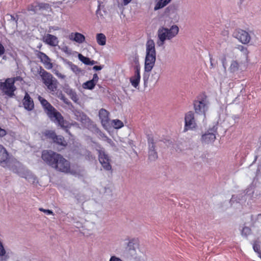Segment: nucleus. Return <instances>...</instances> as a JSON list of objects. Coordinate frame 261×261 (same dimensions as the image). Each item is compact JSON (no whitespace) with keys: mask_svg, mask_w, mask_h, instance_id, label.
Returning <instances> with one entry per match:
<instances>
[{"mask_svg":"<svg viewBox=\"0 0 261 261\" xmlns=\"http://www.w3.org/2000/svg\"><path fill=\"white\" fill-rule=\"evenodd\" d=\"M41 158L48 165L58 171L65 173L70 171L69 162L59 153L45 150L42 152Z\"/></svg>","mask_w":261,"mask_h":261,"instance_id":"nucleus-1","label":"nucleus"},{"mask_svg":"<svg viewBox=\"0 0 261 261\" xmlns=\"http://www.w3.org/2000/svg\"><path fill=\"white\" fill-rule=\"evenodd\" d=\"M146 55L144 64L143 80L145 85L148 81L149 72L153 68L156 61V50L155 43L153 40L149 39L146 45Z\"/></svg>","mask_w":261,"mask_h":261,"instance_id":"nucleus-2","label":"nucleus"},{"mask_svg":"<svg viewBox=\"0 0 261 261\" xmlns=\"http://www.w3.org/2000/svg\"><path fill=\"white\" fill-rule=\"evenodd\" d=\"M179 28L176 25H172L169 29L161 27L158 31L157 45L162 46L166 40H170L178 33Z\"/></svg>","mask_w":261,"mask_h":261,"instance_id":"nucleus-3","label":"nucleus"},{"mask_svg":"<svg viewBox=\"0 0 261 261\" xmlns=\"http://www.w3.org/2000/svg\"><path fill=\"white\" fill-rule=\"evenodd\" d=\"M210 102L205 95H200L193 101V108L195 113L199 115H203L206 118V113L208 110Z\"/></svg>","mask_w":261,"mask_h":261,"instance_id":"nucleus-4","label":"nucleus"},{"mask_svg":"<svg viewBox=\"0 0 261 261\" xmlns=\"http://www.w3.org/2000/svg\"><path fill=\"white\" fill-rule=\"evenodd\" d=\"M39 74L47 89L50 92H55L58 87V81L53 75L44 69L40 70Z\"/></svg>","mask_w":261,"mask_h":261,"instance_id":"nucleus-5","label":"nucleus"},{"mask_svg":"<svg viewBox=\"0 0 261 261\" xmlns=\"http://www.w3.org/2000/svg\"><path fill=\"white\" fill-rule=\"evenodd\" d=\"M49 119L55 123L60 125L62 128H68L73 125L72 123H70L65 120L62 114L58 112L55 108L52 110L47 114Z\"/></svg>","mask_w":261,"mask_h":261,"instance_id":"nucleus-6","label":"nucleus"},{"mask_svg":"<svg viewBox=\"0 0 261 261\" xmlns=\"http://www.w3.org/2000/svg\"><path fill=\"white\" fill-rule=\"evenodd\" d=\"M14 83L15 80L7 79L5 82H0V89L6 95L12 97L14 95V92L16 90Z\"/></svg>","mask_w":261,"mask_h":261,"instance_id":"nucleus-7","label":"nucleus"},{"mask_svg":"<svg viewBox=\"0 0 261 261\" xmlns=\"http://www.w3.org/2000/svg\"><path fill=\"white\" fill-rule=\"evenodd\" d=\"M196 126L197 124L194 112L192 111L188 112L185 116V130L196 129Z\"/></svg>","mask_w":261,"mask_h":261,"instance_id":"nucleus-8","label":"nucleus"},{"mask_svg":"<svg viewBox=\"0 0 261 261\" xmlns=\"http://www.w3.org/2000/svg\"><path fill=\"white\" fill-rule=\"evenodd\" d=\"M97 151L98 153V160L102 167L106 170H111V160L108 155L105 153L102 149H97Z\"/></svg>","mask_w":261,"mask_h":261,"instance_id":"nucleus-9","label":"nucleus"},{"mask_svg":"<svg viewBox=\"0 0 261 261\" xmlns=\"http://www.w3.org/2000/svg\"><path fill=\"white\" fill-rule=\"evenodd\" d=\"M233 35L236 38L243 44H249L251 39L249 33L242 29L237 30L234 33Z\"/></svg>","mask_w":261,"mask_h":261,"instance_id":"nucleus-10","label":"nucleus"},{"mask_svg":"<svg viewBox=\"0 0 261 261\" xmlns=\"http://www.w3.org/2000/svg\"><path fill=\"white\" fill-rule=\"evenodd\" d=\"M98 116L103 128L106 129H109L110 126L109 113L106 110L101 109L99 111Z\"/></svg>","mask_w":261,"mask_h":261,"instance_id":"nucleus-11","label":"nucleus"},{"mask_svg":"<svg viewBox=\"0 0 261 261\" xmlns=\"http://www.w3.org/2000/svg\"><path fill=\"white\" fill-rule=\"evenodd\" d=\"M35 54L38 58L40 60L45 68L47 69H50L53 68V64L51 63L50 58L44 53L36 50Z\"/></svg>","mask_w":261,"mask_h":261,"instance_id":"nucleus-12","label":"nucleus"},{"mask_svg":"<svg viewBox=\"0 0 261 261\" xmlns=\"http://www.w3.org/2000/svg\"><path fill=\"white\" fill-rule=\"evenodd\" d=\"M35 54L38 58L40 60L45 68L47 69H50L53 68V64L51 63L50 58L44 53L36 50Z\"/></svg>","mask_w":261,"mask_h":261,"instance_id":"nucleus-13","label":"nucleus"},{"mask_svg":"<svg viewBox=\"0 0 261 261\" xmlns=\"http://www.w3.org/2000/svg\"><path fill=\"white\" fill-rule=\"evenodd\" d=\"M140 67L138 66H136L135 67V72L134 75L129 78V82L132 86L136 89H139L140 82Z\"/></svg>","mask_w":261,"mask_h":261,"instance_id":"nucleus-14","label":"nucleus"},{"mask_svg":"<svg viewBox=\"0 0 261 261\" xmlns=\"http://www.w3.org/2000/svg\"><path fill=\"white\" fill-rule=\"evenodd\" d=\"M48 133L45 134V136L47 138L52 139L54 143L59 145L65 146L67 145L66 141L65 140L64 137L61 136H57L55 132H47Z\"/></svg>","mask_w":261,"mask_h":261,"instance_id":"nucleus-15","label":"nucleus"},{"mask_svg":"<svg viewBox=\"0 0 261 261\" xmlns=\"http://www.w3.org/2000/svg\"><path fill=\"white\" fill-rule=\"evenodd\" d=\"M99 80L98 76L96 73L93 74L92 80L88 81L84 83L82 85V87L85 89L93 90Z\"/></svg>","mask_w":261,"mask_h":261,"instance_id":"nucleus-16","label":"nucleus"},{"mask_svg":"<svg viewBox=\"0 0 261 261\" xmlns=\"http://www.w3.org/2000/svg\"><path fill=\"white\" fill-rule=\"evenodd\" d=\"M148 141L149 146L148 158L150 161H154L158 158V154L154 150L155 146L154 145L153 139L152 138H149Z\"/></svg>","mask_w":261,"mask_h":261,"instance_id":"nucleus-17","label":"nucleus"},{"mask_svg":"<svg viewBox=\"0 0 261 261\" xmlns=\"http://www.w3.org/2000/svg\"><path fill=\"white\" fill-rule=\"evenodd\" d=\"M69 39L79 44H82L85 41V37L80 33H71L69 35Z\"/></svg>","mask_w":261,"mask_h":261,"instance_id":"nucleus-18","label":"nucleus"},{"mask_svg":"<svg viewBox=\"0 0 261 261\" xmlns=\"http://www.w3.org/2000/svg\"><path fill=\"white\" fill-rule=\"evenodd\" d=\"M44 42L51 46H56L59 43L58 38L53 35L47 34L43 37Z\"/></svg>","mask_w":261,"mask_h":261,"instance_id":"nucleus-19","label":"nucleus"},{"mask_svg":"<svg viewBox=\"0 0 261 261\" xmlns=\"http://www.w3.org/2000/svg\"><path fill=\"white\" fill-rule=\"evenodd\" d=\"M23 105L24 108L28 110L31 111L34 108V104L33 99L31 98L28 93H25V96L23 99Z\"/></svg>","mask_w":261,"mask_h":261,"instance_id":"nucleus-20","label":"nucleus"},{"mask_svg":"<svg viewBox=\"0 0 261 261\" xmlns=\"http://www.w3.org/2000/svg\"><path fill=\"white\" fill-rule=\"evenodd\" d=\"M38 99L41 103L42 106L43 107L46 114H47L48 113H49V112H51V111L52 110H54V109L55 108L45 99H44L41 96L39 95L38 96Z\"/></svg>","mask_w":261,"mask_h":261,"instance_id":"nucleus-21","label":"nucleus"},{"mask_svg":"<svg viewBox=\"0 0 261 261\" xmlns=\"http://www.w3.org/2000/svg\"><path fill=\"white\" fill-rule=\"evenodd\" d=\"M9 159V154L6 148L0 144V164H6Z\"/></svg>","mask_w":261,"mask_h":261,"instance_id":"nucleus-22","label":"nucleus"},{"mask_svg":"<svg viewBox=\"0 0 261 261\" xmlns=\"http://www.w3.org/2000/svg\"><path fill=\"white\" fill-rule=\"evenodd\" d=\"M228 70L231 73H236L241 70V65L237 60H232L230 62Z\"/></svg>","mask_w":261,"mask_h":261,"instance_id":"nucleus-23","label":"nucleus"},{"mask_svg":"<svg viewBox=\"0 0 261 261\" xmlns=\"http://www.w3.org/2000/svg\"><path fill=\"white\" fill-rule=\"evenodd\" d=\"M216 139V134L210 132L202 136V140L205 143L213 142Z\"/></svg>","mask_w":261,"mask_h":261,"instance_id":"nucleus-24","label":"nucleus"},{"mask_svg":"<svg viewBox=\"0 0 261 261\" xmlns=\"http://www.w3.org/2000/svg\"><path fill=\"white\" fill-rule=\"evenodd\" d=\"M127 246L128 247L129 251H133L134 254L136 252V249L138 248L139 246V242L138 239H133L129 241L128 243Z\"/></svg>","mask_w":261,"mask_h":261,"instance_id":"nucleus-25","label":"nucleus"},{"mask_svg":"<svg viewBox=\"0 0 261 261\" xmlns=\"http://www.w3.org/2000/svg\"><path fill=\"white\" fill-rule=\"evenodd\" d=\"M96 40L97 44L100 46H104L106 44L107 38L103 33H98L96 35Z\"/></svg>","mask_w":261,"mask_h":261,"instance_id":"nucleus-26","label":"nucleus"},{"mask_svg":"<svg viewBox=\"0 0 261 261\" xmlns=\"http://www.w3.org/2000/svg\"><path fill=\"white\" fill-rule=\"evenodd\" d=\"M123 123L119 119H114L110 120V126L109 128H113L114 129H120L123 126Z\"/></svg>","mask_w":261,"mask_h":261,"instance_id":"nucleus-27","label":"nucleus"},{"mask_svg":"<svg viewBox=\"0 0 261 261\" xmlns=\"http://www.w3.org/2000/svg\"><path fill=\"white\" fill-rule=\"evenodd\" d=\"M67 64L70 69L76 74L79 75L82 73V70L79 67L71 62H68Z\"/></svg>","mask_w":261,"mask_h":261,"instance_id":"nucleus-28","label":"nucleus"},{"mask_svg":"<svg viewBox=\"0 0 261 261\" xmlns=\"http://www.w3.org/2000/svg\"><path fill=\"white\" fill-rule=\"evenodd\" d=\"M171 1V0H160L155 5L154 10H157L164 7Z\"/></svg>","mask_w":261,"mask_h":261,"instance_id":"nucleus-29","label":"nucleus"},{"mask_svg":"<svg viewBox=\"0 0 261 261\" xmlns=\"http://www.w3.org/2000/svg\"><path fill=\"white\" fill-rule=\"evenodd\" d=\"M238 48L241 52L245 60L247 61L249 54V51L247 48L243 45H239Z\"/></svg>","mask_w":261,"mask_h":261,"instance_id":"nucleus-30","label":"nucleus"},{"mask_svg":"<svg viewBox=\"0 0 261 261\" xmlns=\"http://www.w3.org/2000/svg\"><path fill=\"white\" fill-rule=\"evenodd\" d=\"M67 93L70 95V98L75 102H76L79 98L75 92L71 89L67 90Z\"/></svg>","mask_w":261,"mask_h":261,"instance_id":"nucleus-31","label":"nucleus"},{"mask_svg":"<svg viewBox=\"0 0 261 261\" xmlns=\"http://www.w3.org/2000/svg\"><path fill=\"white\" fill-rule=\"evenodd\" d=\"M241 235L244 237H247L251 233V229L250 227L244 226L241 231Z\"/></svg>","mask_w":261,"mask_h":261,"instance_id":"nucleus-32","label":"nucleus"},{"mask_svg":"<svg viewBox=\"0 0 261 261\" xmlns=\"http://www.w3.org/2000/svg\"><path fill=\"white\" fill-rule=\"evenodd\" d=\"M78 58L82 63L87 65H88L89 62L90 61V58L86 57L81 54L78 55Z\"/></svg>","mask_w":261,"mask_h":261,"instance_id":"nucleus-33","label":"nucleus"},{"mask_svg":"<svg viewBox=\"0 0 261 261\" xmlns=\"http://www.w3.org/2000/svg\"><path fill=\"white\" fill-rule=\"evenodd\" d=\"M253 248L254 251L256 252L258 255L261 253L260 246L259 242L255 241L253 244Z\"/></svg>","mask_w":261,"mask_h":261,"instance_id":"nucleus-34","label":"nucleus"},{"mask_svg":"<svg viewBox=\"0 0 261 261\" xmlns=\"http://www.w3.org/2000/svg\"><path fill=\"white\" fill-rule=\"evenodd\" d=\"M6 251L4 248L2 243L0 242V256H4L5 261L8 258L7 255H6Z\"/></svg>","mask_w":261,"mask_h":261,"instance_id":"nucleus-35","label":"nucleus"},{"mask_svg":"<svg viewBox=\"0 0 261 261\" xmlns=\"http://www.w3.org/2000/svg\"><path fill=\"white\" fill-rule=\"evenodd\" d=\"M54 73L55 74L59 79H65V77H66V76L63 74H62L61 73H60L59 71L58 70H55L54 71Z\"/></svg>","mask_w":261,"mask_h":261,"instance_id":"nucleus-36","label":"nucleus"},{"mask_svg":"<svg viewBox=\"0 0 261 261\" xmlns=\"http://www.w3.org/2000/svg\"><path fill=\"white\" fill-rule=\"evenodd\" d=\"M39 210L41 212H43L46 214H47V215H54L53 212L51 211V210H45V209H44L43 208H39Z\"/></svg>","mask_w":261,"mask_h":261,"instance_id":"nucleus-37","label":"nucleus"},{"mask_svg":"<svg viewBox=\"0 0 261 261\" xmlns=\"http://www.w3.org/2000/svg\"><path fill=\"white\" fill-rule=\"evenodd\" d=\"M58 97L63 101H64L65 103H68V100L65 97V96L62 93H60Z\"/></svg>","mask_w":261,"mask_h":261,"instance_id":"nucleus-38","label":"nucleus"},{"mask_svg":"<svg viewBox=\"0 0 261 261\" xmlns=\"http://www.w3.org/2000/svg\"><path fill=\"white\" fill-rule=\"evenodd\" d=\"M60 29V28L57 26H50L48 28V32L49 33H52L54 31H58Z\"/></svg>","mask_w":261,"mask_h":261,"instance_id":"nucleus-39","label":"nucleus"},{"mask_svg":"<svg viewBox=\"0 0 261 261\" xmlns=\"http://www.w3.org/2000/svg\"><path fill=\"white\" fill-rule=\"evenodd\" d=\"M132 0H121V5L122 6H125L128 5Z\"/></svg>","mask_w":261,"mask_h":261,"instance_id":"nucleus-40","label":"nucleus"},{"mask_svg":"<svg viewBox=\"0 0 261 261\" xmlns=\"http://www.w3.org/2000/svg\"><path fill=\"white\" fill-rule=\"evenodd\" d=\"M37 4H35V5H32L29 7L28 10L29 11L35 12L37 10Z\"/></svg>","mask_w":261,"mask_h":261,"instance_id":"nucleus-41","label":"nucleus"},{"mask_svg":"<svg viewBox=\"0 0 261 261\" xmlns=\"http://www.w3.org/2000/svg\"><path fill=\"white\" fill-rule=\"evenodd\" d=\"M5 51V48L3 44L0 42V56H2Z\"/></svg>","mask_w":261,"mask_h":261,"instance_id":"nucleus-42","label":"nucleus"},{"mask_svg":"<svg viewBox=\"0 0 261 261\" xmlns=\"http://www.w3.org/2000/svg\"><path fill=\"white\" fill-rule=\"evenodd\" d=\"M109 261H122L120 258L117 257L115 256H113L110 258Z\"/></svg>","mask_w":261,"mask_h":261,"instance_id":"nucleus-43","label":"nucleus"},{"mask_svg":"<svg viewBox=\"0 0 261 261\" xmlns=\"http://www.w3.org/2000/svg\"><path fill=\"white\" fill-rule=\"evenodd\" d=\"M103 68V66H94L93 67V69L94 70H100Z\"/></svg>","mask_w":261,"mask_h":261,"instance_id":"nucleus-44","label":"nucleus"},{"mask_svg":"<svg viewBox=\"0 0 261 261\" xmlns=\"http://www.w3.org/2000/svg\"><path fill=\"white\" fill-rule=\"evenodd\" d=\"M152 76H154V79L155 82H156L158 81V80L159 79V75L155 72L154 73V74H152Z\"/></svg>","mask_w":261,"mask_h":261,"instance_id":"nucleus-45","label":"nucleus"},{"mask_svg":"<svg viewBox=\"0 0 261 261\" xmlns=\"http://www.w3.org/2000/svg\"><path fill=\"white\" fill-rule=\"evenodd\" d=\"M68 48L67 46H65V47H63V48H62V51L65 53H68Z\"/></svg>","mask_w":261,"mask_h":261,"instance_id":"nucleus-46","label":"nucleus"},{"mask_svg":"<svg viewBox=\"0 0 261 261\" xmlns=\"http://www.w3.org/2000/svg\"><path fill=\"white\" fill-rule=\"evenodd\" d=\"M96 63V62L94 60H91L89 62L88 65H93Z\"/></svg>","mask_w":261,"mask_h":261,"instance_id":"nucleus-47","label":"nucleus"},{"mask_svg":"<svg viewBox=\"0 0 261 261\" xmlns=\"http://www.w3.org/2000/svg\"><path fill=\"white\" fill-rule=\"evenodd\" d=\"M218 129L217 124L213 126L212 128H210V130H216Z\"/></svg>","mask_w":261,"mask_h":261,"instance_id":"nucleus-48","label":"nucleus"},{"mask_svg":"<svg viewBox=\"0 0 261 261\" xmlns=\"http://www.w3.org/2000/svg\"><path fill=\"white\" fill-rule=\"evenodd\" d=\"M7 132H0V137H3L6 135Z\"/></svg>","mask_w":261,"mask_h":261,"instance_id":"nucleus-49","label":"nucleus"},{"mask_svg":"<svg viewBox=\"0 0 261 261\" xmlns=\"http://www.w3.org/2000/svg\"><path fill=\"white\" fill-rule=\"evenodd\" d=\"M12 79L15 80V82L18 80H21V78L19 76H17L14 78H12Z\"/></svg>","mask_w":261,"mask_h":261,"instance_id":"nucleus-50","label":"nucleus"},{"mask_svg":"<svg viewBox=\"0 0 261 261\" xmlns=\"http://www.w3.org/2000/svg\"><path fill=\"white\" fill-rule=\"evenodd\" d=\"M211 66H213V63H212V61H211Z\"/></svg>","mask_w":261,"mask_h":261,"instance_id":"nucleus-51","label":"nucleus"},{"mask_svg":"<svg viewBox=\"0 0 261 261\" xmlns=\"http://www.w3.org/2000/svg\"><path fill=\"white\" fill-rule=\"evenodd\" d=\"M0 130H5L4 129L0 128Z\"/></svg>","mask_w":261,"mask_h":261,"instance_id":"nucleus-52","label":"nucleus"},{"mask_svg":"<svg viewBox=\"0 0 261 261\" xmlns=\"http://www.w3.org/2000/svg\"><path fill=\"white\" fill-rule=\"evenodd\" d=\"M258 256H259L260 257V258H261V253H260L259 255H258Z\"/></svg>","mask_w":261,"mask_h":261,"instance_id":"nucleus-53","label":"nucleus"},{"mask_svg":"<svg viewBox=\"0 0 261 261\" xmlns=\"http://www.w3.org/2000/svg\"><path fill=\"white\" fill-rule=\"evenodd\" d=\"M258 216H261V214H259V215H258Z\"/></svg>","mask_w":261,"mask_h":261,"instance_id":"nucleus-54","label":"nucleus"}]
</instances>
